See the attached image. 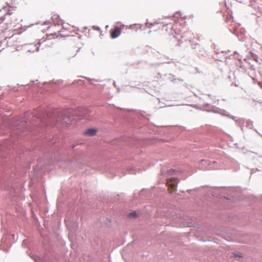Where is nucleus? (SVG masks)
<instances>
[{"label":"nucleus","instance_id":"1","mask_svg":"<svg viewBox=\"0 0 262 262\" xmlns=\"http://www.w3.org/2000/svg\"><path fill=\"white\" fill-rule=\"evenodd\" d=\"M178 183L179 180L176 178H171L167 179L166 185L168 188V190L169 193H172L177 190Z\"/></svg>","mask_w":262,"mask_h":262},{"label":"nucleus","instance_id":"2","mask_svg":"<svg viewBox=\"0 0 262 262\" xmlns=\"http://www.w3.org/2000/svg\"><path fill=\"white\" fill-rule=\"evenodd\" d=\"M123 26L121 27H115L113 29L110 31L111 37L112 38H115L118 37L121 33L122 30L123 29Z\"/></svg>","mask_w":262,"mask_h":262},{"label":"nucleus","instance_id":"3","mask_svg":"<svg viewBox=\"0 0 262 262\" xmlns=\"http://www.w3.org/2000/svg\"><path fill=\"white\" fill-rule=\"evenodd\" d=\"M97 132V130L96 129L92 128H89V129H86L84 131L83 134L85 136H86L88 137H91V136H95Z\"/></svg>","mask_w":262,"mask_h":262},{"label":"nucleus","instance_id":"4","mask_svg":"<svg viewBox=\"0 0 262 262\" xmlns=\"http://www.w3.org/2000/svg\"><path fill=\"white\" fill-rule=\"evenodd\" d=\"M52 19L53 22L55 24L59 25L60 23L61 20H60V18L59 17L58 15H53V16L52 17Z\"/></svg>","mask_w":262,"mask_h":262},{"label":"nucleus","instance_id":"5","mask_svg":"<svg viewBox=\"0 0 262 262\" xmlns=\"http://www.w3.org/2000/svg\"><path fill=\"white\" fill-rule=\"evenodd\" d=\"M51 36H53V37H57V34L55 33L54 34H50L47 35V38L49 39H50Z\"/></svg>","mask_w":262,"mask_h":262},{"label":"nucleus","instance_id":"6","mask_svg":"<svg viewBox=\"0 0 262 262\" xmlns=\"http://www.w3.org/2000/svg\"><path fill=\"white\" fill-rule=\"evenodd\" d=\"M137 215V213L136 212H131L129 214V217H135Z\"/></svg>","mask_w":262,"mask_h":262},{"label":"nucleus","instance_id":"7","mask_svg":"<svg viewBox=\"0 0 262 262\" xmlns=\"http://www.w3.org/2000/svg\"><path fill=\"white\" fill-rule=\"evenodd\" d=\"M233 256L236 258L238 259V258L242 257V256L240 254H233Z\"/></svg>","mask_w":262,"mask_h":262},{"label":"nucleus","instance_id":"8","mask_svg":"<svg viewBox=\"0 0 262 262\" xmlns=\"http://www.w3.org/2000/svg\"><path fill=\"white\" fill-rule=\"evenodd\" d=\"M76 54V53H75V54H74L72 56L70 55V56H69V58H70V57H74V56H75Z\"/></svg>","mask_w":262,"mask_h":262},{"label":"nucleus","instance_id":"9","mask_svg":"<svg viewBox=\"0 0 262 262\" xmlns=\"http://www.w3.org/2000/svg\"><path fill=\"white\" fill-rule=\"evenodd\" d=\"M167 25L163 26V28H164L166 27H167Z\"/></svg>","mask_w":262,"mask_h":262}]
</instances>
